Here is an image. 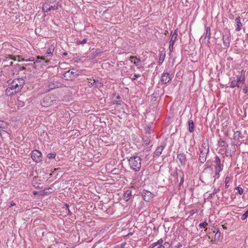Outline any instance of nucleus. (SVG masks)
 <instances>
[{"label":"nucleus","mask_w":248,"mask_h":248,"mask_svg":"<svg viewBox=\"0 0 248 248\" xmlns=\"http://www.w3.org/2000/svg\"><path fill=\"white\" fill-rule=\"evenodd\" d=\"M24 82V80L20 78L13 80L11 83L10 87L6 89V93L7 94L8 92L10 90H14V93L18 92L23 87Z\"/></svg>","instance_id":"1"},{"label":"nucleus","mask_w":248,"mask_h":248,"mask_svg":"<svg viewBox=\"0 0 248 248\" xmlns=\"http://www.w3.org/2000/svg\"><path fill=\"white\" fill-rule=\"evenodd\" d=\"M199 161L201 163H203L206 160L207 155L209 151L208 143L203 141L202 145L199 148Z\"/></svg>","instance_id":"2"},{"label":"nucleus","mask_w":248,"mask_h":248,"mask_svg":"<svg viewBox=\"0 0 248 248\" xmlns=\"http://www.w3.org/2000/svg\"><path fill=\"white\" fill-rule=\"evenodd\" d=\"M141 158L137 155H134L128 159L129 164L131 169L135 171H139L141 168Z\"/></svg>","instance_id":"3"},{"label":"nucleus","mask_w":248,"mask_h":248,"mask_svg":"<svg viewBox=\"0 0 248 248\" xmlns=\"http://www.w3.org/2000/svg\"><path fill=\"white\" fill-rule=\"evenodd\" d=\"M77 72L78 71L76 69L72 68L64 73L62 74V78L67 80H73L79 75Z\"/></svg>","instance_id":"4"},{"label":"nucleus","mask_w":248,"mask_h":248,"mask_svg":"<svg viewBox=\"0 0 248 248\" xmlns=\"http://www.w3.org/2000/svg\"><path fill=\"white\" fill-rule=\"evenodd\" d=\"M31 157L33 161L39 163L42 160V154L39 150H34L31 152Z\"/></svg>","instance_id":"5"},{"label":"nucleus","mask_w":248,"mask_h":248,"mask_svg":"<svg viewBox=\"0 0 248 248\" xmlns=\"http://www.w3.org/2000/svg\"><path fill=\"white\" fill-rule=\"evenodd\" d=\"M56 100L52 99L51 97L49 95H46L44 97L42 102H41V105L44 107H47L53 105Z\"/></svg>","instance_id":"6"},{"label":"nucleus","mask_w":248,"mask_h":248,"mask_svg":"<svg viewBox=\"0 0 248 248\" xmlns=\"http://www.w3.org/2000/svg\"><path fill=\"white\" fill-rule=\"evenodd\" d=\"M214 163L216 164L215 170L216 173L217 174L223 169V166L221 165V161L218 156H216L215 158Z\"/></svg>","instance_id":"7"},{"label":"nucleus","mask_w":248,"mask_h":248,"mask_svg":"<svg viewBox=\"0 0 248 248\" xmlns=\"http://www.w3.org/2000/svg\"><path fill=\"white\" fill-rule=\"evenodd\" d=\"M222 40L223 45L226 48H228L230 46L231 41V36L230 33L226 32L222 36Z\"/></svg>","instance_id":"8"},{"label":"nucleus","mask_w":248,"mask_h":248,"mask_svg":"<svg viewBox=\"0 0 248 248\" xmlns=\"http://www.w3.org/2000/svg\"><path fill=\"white\" fill-rule=\"evenodd\" d=\"M142 197L145 202H149L153 198V195L150 191L144 190L142 192Z\"/></svg>","instance_id":"9"},{"label":"nucleus","mask_w":248,"mask_h":248,"mask_svg":"<svg viewBox=\"0 0 248 248\" xmlns=\"http://www.w3.org/2000/svg\"><path fill=\"white\" fill-rule=\"evenodd\" d=\"M177 159L182 166H185L187 162L186 155L184 153H179L177 155Z\"/></svg>","instance_id":"10"},{"label":"nucleus","mask_w":248,"mask_h":248,"mask_svg":"<svg viewBox=\"0 0 248 248\" xmlns=\"http://www.w3.org/2000/svg\"><path fill=\"white\" fill-rule=\"evenodd\" d=\"M171 80L170 74L168 73H164L161 78V81L163 84H167Z\"/></svg>","instance_id":"11"},{"label":"nucleus","mask_w":248,"mask_h":248,"mask_svg":"<svg viewBox=\"0 0 248 248\" xmlns=\"http://www.w3.org/2000/svg\"><path fill=\"white\" fill-rule=\"evenodd\" d=\"M177 33L176 32V31H175V32L172 34L170 40V44H169V49L170 51H172L173 49V46L174 45V43L177 38Z\"/></svg>","instance_id":"12"},{"label":"nucleus","mask_w":248,"mask_h":248,"mask_svg":"<svg viewBox=\"0 0 248 248\" xmlns=\"http://www.w3.org/2000/svg\"><path fill=\"white\" fill-rule=\"evenodd\" d=\"M132 62H133L134 64L138 67L141 66V62L140 59L137 58L135 56H131L129 59Z\"/></svg>","instance_id":"13"},{"label":"nucleus","mask_w":248,"mask_h":248,"mask_svg":"<svg viewBox=\"0 0 248 248\" xmlns=\"http://www.w3.org/2000/svg\"><path fill=\"white\" fill-rule=\"evenodd\" d=\"M164 147L165 146H163L162 145L157 147L154 153V157H155L160 156L164 148Z\"/></svg>","instance_id":"14"},{"label":"nucleus","mask_w":248,"mask_h":248,"mask_svg":"<svg viewBox=\"0 0 248 248\" xmlns=\"http://www.w3.org/2000/svg\"><path fill=\"white\" fill-rule=\"evenodd\" d=\"M211 35V28L210 27H208L206 29V33L204 37V40L205 41L207 39V44H209L210 43V39Z\"/></svg>","instance_id":"15"},{"label":"nucleus","mask_w":248,"mask_h":248,"mask_svg":"<svg viewBox=\"0 0 248 248\" xmlns=\"http://www.w3.org/2000/svg\"><path fill=\"white\" fill-rule=\"evenodd\" d=\"M235 23H236V29L235 30L237 31H239L241 30V28L242 27V24L240 21V17H238L235 18Z\"/></svg>","instance_id":"16"},{"label":"nucleus","mask_w":248,"mask_h":248,"mask_svg":"<svg viewBox=\"0 0 248 248\" xmlns=\"http://www.w3.org/2000/svg\"><path fill=\"white\" fill-rule=\"evenodd\" d=\"M131 196V190H127L124 194L123 199L125 201H128Z\"/></svg>","instance_id":"17"},{"label":"nucleus","mask_w":248,"mask_h":248,"mask_svg":"<svg viewBox=\"0 0 248 248\" xmlns=\"http://www.w3.org/2000/svg\"><path fill=\"white\" fill-rule=\"evenodd\" d=\"M188 131L190 133H192L194 130V124L192 120H189L188 121Z\"/></svg>","instance_id":"18"},{"label":"nucleus","mask_w":248,"mask_h":248,"mask_svg":"<svg viewBox=\"0 0 248 248\" xmlns=\"http://www.w3.org/2000/svg\"><path fill=\"white\" fill-rule=\"evenodd\" d=\"M93 85H94V87H95L100 88L103 86V83L101 81H99L98 79H93Z\"/></svg>","instance_id":"19"},{"label":"nucleus","mask_w":248,"mask_h":248,"mask_svg":"<svg viewBox=\"0 0 248 248\" xmlns=\"http://www.w3.org/2000/svg\"><path fill=\"white\" fill-rule=\"evenodd\" d=\"M54 50V46L53 45H51L48 49L47 51L45 54V56L47 57L50 56L51 54H52V53Z\"/></svg>","instance_id":"20"},{"label":"nucleus","mask_w":248,"mask_h":248,"mask_svg":"<svg viewBox=\"0 0 248 248\" xmlns=\"http://www.w3.org/2000/svg\"><path fill=\"white\" fill-rule=\"evenodd\" d=\"M230 87L232 88H233L235 87L239 88V82L236 79H234L231 81V84L230 85Z\"/></svg>","instance_id":"21"},{"label":"nucleus","mask_w":248,"mask_h":248,"mask_svg":"<svg viewBox=\"0 0 248 248\" xmlns=\"http://www.w3.org/2000/svg\"><path fill=\"white\" fill-rule=\"evenodd\" d=\"M17 58H18L17 61H18V62H20V61L33 62L34 61V58L33 57L30 58L28 59H25L24 58H21V56H18Z\"/></svg>","instance_id":"22"},{"label":"nucleus","mask_w":248,"mask_h":248,"mask_svg":"<svg viewBox=\"0 0 248 248\" xmlns=\"http://www.w3.org/2000/svg\"><path fill=\"white\" fill-rule=\"evenodd\" d=\"M34 61H35L36 62H40L42 61H44L45 63L48 62V60H46L45 59V58H44L43 57H40V56H37L36 60H34Z\"/></svg>","instance_id":"23"},{"label":"nucleus","mask_w":248,"mask_h":248,"mask_svg":"<svg viewBox=\"0 0 248 248\" xmlns=\"http://www.w3.org/2000/svg\"><path fill=\"white\" fill-rule=\"evenodd\" d=\"M170 245L168 242H165L162 245H160L157 246L155 248H170Z\"/></svg>","instance_id":"24"},{"label":"nucleus","mask_w":248,"mask_h":248,"mask_svg":"<svg viewBox=\"0 0 248 248\" xmlns=\"http://www.w3.org/2000/svg\"><path fill=\"white\" fill-rule=\"evenodd\" d=\"M42 10L45 13L49 11V5L47 3H45L43 5Z\"/></svg>","instance_id":"25"},{"label":"nucleus","mask_w":248,"mask_h":248,"mask_svg":"<svg viewBox=\"0 0 248 248\" xmlns=\"http://www.w3.org/2000/svg\"><path fill=\"white\" fill-rule=\"evenodd\" d=\"M165 57V53H160V54L159 61H158L159 64H161L163 62Z\"/></svg>","instance_id":"26"},{"label":"nucleus","mask_w":248,"mask_h":248,"mask_svg":"<svg viewBox=\"0 0 248 248\" xmlns=\"http://www.w3.org/2000/svg\"><path fill=\"white\" fill-rule=\"evenodd\" d=\"M143 140L144 144L145 146H147V145L149 144V143L150 142V141H151V140H150V139L149 138H148L147 137H144L143 138Z\"/></svg>","instance_id":"27"},{"label":"nucleus","mask_w":248,"mask_h":248,"mask_svg":"<svg viewBox=\"0 0 248 248\" xmlns=\"http://www.w3.org/2000/svg\"><path fill=\"white\" fill-rule=\"evenodd\" d=\"M163 243V240L160 239L158 240L157 242L155 243H154L152 244V248H155L157 246L160 245H162L161 244Z\"/></svg>","instance_id":"28"},{"label":"nucleus","mask_w":248,"mask_h":248,"mask_svg":"<svg viewBox=\"0 0 248 248\" xmlns=\"http://www.w3.org/2000/svg\"><path fill=\"white\" fill-rule=\"evenodd\" d=\"M236 80L238 81V82H243V84H244V81H245V77H241V76H237L236 77Z\"/></svg>","instance_id":"29"},{"label":"nucleus","mask_w":248,"mask_h":248,"mask_svg":"<svg viewBox=\"0 0 248 248\" xmlns=\"http://www.w3.org/2000/svg\"><path fill=\"white\" fill-rule=\"evenodd\" d=\"M241 133L239 131H237L234 133V139L238 140L240 137Z\"/></svg>","instance_id":"30"},{"label":"nucleus","mask_w":248,"mask_h":248,"mask_svg":"<svg viewBox=\"0 0 248 248\" xmlns=\"http://www.w3.org/2000/svg\"><path fill=\"white\" fill-rule=\"evenodd\" d=\"M56 154L55 153H49L47 155V157L50 159L54 158L56 156Z\"/></svg>","instance_id":"31"},{"label":"nucleus","mask_w":248,"mask_h":248,"mask_svg":"<svg viewBox=\"0 0 248 248\" xmlns=\"http://www.w3.org/2000/svg\"><path fill=\"white\" fill-rule=\"evenodd\" d=\"M248 217V210H247L242 215L241 217V219L242 220H245L247 217Z\"/></svg>","instance_id":"32"},{"label":"nucleus","mask_w":248,"mask_h":248,"mask_svg":"<svg viewBox=\"0 0 248 248\" xmlns=\"http://www.w3.org/2000/svg\"><path fill=\"white\" fill-rule=\"evenodd\" d=\"M87 43V39L84 38L83 40L80 41L78 40L77 41L76 43L78 45H83Z\"/></svg>","instance_id":"33"},{"label":"nucleus","mask_w":248,"mask_h":248,"mask_svg":"<svg viewBox=\"0 0 248 248\" xmlns=\"http://www.w3.org/2000/svg\"><path fill=\"white\" fill-rule=\"evenodd\" d=\"M6 126V124L2 121H0V129H5Z\"/></svg>","instance_id":"34"},{"label":"nucleus","mask_w":248,"mask_h":248,"mask_svg":"<svg viewBox=\"0 0 248 248\" xmlns=\"http://www.w3.org/2000/svg\"><path fill=\"white\" fill-rule=\"evenodd\" d=\"M220 234V232L219 231V230H218V229H217V232L215 234V238L217 239H219Z\"/></svg>","instance_id":"35"},{"label":"nucleus","mask_w":248,"mask_h":248,"mask_svg":"<svg viewBox=\"0 0 248 248\" xmlns=\"http://www.w3.org/2000/svg\"><path fill=\"white\" fill-rule=\"evenodd\" d=\"M237 190L238 193L239 195H242L243 193V189L240 187H236L235 188Z\"/></svg>","instance_id":"36"},{"label":"nucleus","mask_w":248,"mask_h":248,"mask_svg":"<svg viewBox=\"0 0 248 248\" xmlns=\"http://www.w3.org/2000/svg\"><path fill=\"white\" fill-rule=\"evenodd\" d=\"M218 144L220 147H225L226 144L224 140H220L218 141Z\"/></svg>","instance_id":"37"},{"label":"nucleus","mask_w":248,"mask_h":248,"mask_svg":"<svg viewBox=\"0 0 248 248\" xmlns=\"http://www.w3.org/2000/svg\"><path fill=\"white\" fill-rule=\"evenodd\" d=\"M243 92L247 94L248 93V87L246 86L245 84L242 88Z\"/></svg>","instance_id":"38"},{"label":"nucleus","mask_w":248,"mask_h":248,"mask_svg":"<svg viewBox=\"0 0 248 248\" xmlns=\"http://www.w3.org/2000/svg\"><path fill=\"white\" fill-rule=\"evenodd\" d=\"M208 225L206 221H204L203 223H201L199 224V226L201 228H204Z\"/></svg>","instance_id":"39"},{"label":"nucleus","mask_w":248,"mask_h":248,"mask_svg":"<svg viewBox=\"0 0 248 248\" xmlns=\"http://www.w3.org/2000/svg\"><path fill=\"white\" fill-rule=\"evenodd\" d=\"M217 193V191L216 190H214L213 192L211 194H210L207 197L208 200H210L213 197V196L215 194Z\"/></svg>","instance_id":"40"},{"label":"nucleus","mask_w":248,"mask_h":248,"mask_svg":"<svg viewBox=\"0 0 248 248\" xmlns=\"http://www.w3.org/2000/svg\"><path fill=\"white\" fill-rule=\"evenodd\" d=\"M58 9V7L57 5H54V6H50L49 5V9L50 10H56Z\"/></svg>","instance_id":"41"},{"label":"nucleus","mask_w":248,"mask_h":248,"mask_svg":"<svg viewBox=\"0 0 248 248\" xmlns=\"http://www.w3.org/2000/svg\"><path fill=\"white\" fill-rule=\"evenodd\" d=\"M65 206H66V209L67 210L68 214L69 215H72V212L70 211V209L68 208V207H69L68 204H66Z\"/></svg>","instance_id":"42"},{"label":"nucleus","mask_w":248,"mask_h":248,"mask_svg":"<svg viewBox=\"0 0 248 248\" xmlns=\"http://www.w3.org/2000/svg\"><path fill=\"white\" fill-rule=\"evenodd\" d=\"M140 77V75H139V74H135L134 75V77H133V78H131V79H132V80H135L137 78H139V77Z\"/></svg>","instance_id":"43"},{"label":"nucleus","mask_w":248,"mask_h":248,"mask_svg":"<svg viewBox=\"0 0 248 248\" xmlns=\"http://www.w3.org/2000/svg\"><path fill=\"white\" fill-rule=\"evenodd\" d=\"M48 86L50 88V89H54L56 87V86L55 85L54 83H53V84L49 83Z\"/></svg>","instance_id":"44"},{"label":"nucleus","mask_w":248,"mask_h":248,"mask_svg":"<svg viewBox=\"0 0 248 248\" xmlns=\"http://www.w3.org/2000/svg\"><path fill=\"white\" fill-rule=\"evenodd\" d=\"M9 204L8 205L9 207H12V206H14V205H16V203H15L14 202H13V201L10 202L9 203Z\"/></svg>","instance_id":"45"},{"label":"nucleus","mask_w":248,"mask_h":248,"mask_svg":"<svg viewBox=\"0 0 248 248\" xmlns=\"http://www.w3.org/2000/svg\"><path fill=\"white\" fill-rule=\"evenodd\" d=\"M230 180V178L229 177H226L225 180V184H227Z\"/></svg>","instance_id":"46"},{"label":"nucleus","mask_w":248,"mask_h":248,"mask_svg":"<svg viewBox=\"0 0 248 248\" xmlns=\"http://www.w3.org/2000/svg\"><path fill=\"white\" fill-rule=\"evenodd\" d=\"M151 130V126H148L147 128L146 129V133H150Z\"/></svg>","instance_id":"47"},{"label":"nucleus","mask_w":248,"mask_h":248,"mask_svg":"<svg viewBox=\"0 0 248 248\" xmlns=\"http://www.w3.org/2000/svg\"><path fill=\"white\" fill-rule=\"evenodd\" d=\"M116 104L121 105L122 102L121 101H115Z\"/></svg>","instance_id":"48"},{"label":"nucleus","mask_w":248,"mask_h":248,"mask_svg":"<svg viewBox=\"0 0 248 248\" xmlns=\"http://www.w3.org/2000/svg\"><path fill=\"white\" fill-rule=\"evenodd\" d=\"M99 53H100V52L95 51V56H98Z\"/></svg>","instance_id":"49"},{"label":"nucleus","mask_w":248,"mask_h":248,"mask_svg":"<svg viewBox=\"0 0 248 248\" xmlns=\"http://www.w3.org/2000/svg\"><path fill=\"white\" fill-rule=\"evenodd\" d=\"M64 56H66L67 55V53L66 52H64L63 54H62Z\"/></svg>","instance_id":"50"},{"label":"nucleus","mask_w":248,"mask_h":248,"mask_svg":"<svg viewBox=\"0 0 248 248\" xmlns=\"http://www.w3.org/2000/svg\"><path fill=\"white\" fill-rule=\"evenodd\" d=\"M228 187H229V186H228V185H227H227H226V184H225V188H228Z\"/></svg>","instance_id":"51"},{"label":"nucleus","mask_w":248,"mask_h":248,"mask_svg":"<svg viewBox=\"0 0 248 248\" xmlns=\"http://www.w3.org/2000/svg\"><path fill=\"white\" fill-rule=\"evenodd\" d=\"M90 83H91V84L93 86H94L93 85V82H90Z\"/></svg>","instance_id":"52"},{"label":"nucleus","mask_w":248,"mask_h":248,"mask_svg":"<svg viewBox=\"0 0 248 248\" xmlns=\"http://www.w3.org/2000/svg\"><path fill=\"white\" fill-rule=\"evenodd\" d=\"M1 136V131L0 130V137Z\"/></svg>","instance_id":"53"},{"label":"nucleus","mask_w":248,"mask_h":248,"mask_svg":"<svg viewBox=\"0 0 248 248\" xmlns=\"http://www.w3.org/2000/svg\"><path fill=\"white\" fill-rule=\"evenodd\" d=\"M10 64V65H12L13 64V62H11Z\"/></svg>","instance_id":"54"},{"label":"nucleus","mask_w":248,"mask_h":248,"mask_svg":"<svg viewBox=\"0 0 248 248\" xmlns=\"http://www.w3.org/2000/svg\"><path fill=\"white\" fill-rule=\"evenodd\" d=\"M21 69L24 70V69H25V68L23 67Z\"/></svg>","instance_id":"55"},{"label":"nucleus","mask_w":248,"mask_h":248,"mask_svg":"<svg viewBox=\"0 0 248 248\" xmlns=\"http://www.w3.org/2000/svg\"><path fill=\"white\" fill-rule=\"evenodd\" d=\"M183 181H182V180H181V182H180V184H182V183H183Z\"/></svg>","instance_id":"56"},{"label":"nucleus","mask_w":248,"mask_h":248,"mask_svg":"<svg viewBox=\"0 0 248 248\" xmlns=\"http://www.w3.org/2000/svg\"><path fill=\"white\" fill-rule=\"evenodd\" d=\"M226 156H229V155L226 153Z\"/></svg>","instance_id":"57"},{"label":"nucleus","mask_w":248,"mask_h":248,"mask_svg":"<svg viewBox=\"0 0 248 248\" xmlns=\"http://www.w3.org/2000/svg\"><path fill=\"white\" fill-rule=\"evenodd\" d=\"M175 1H176V0H174Z\"/></svg>","instance_id":"58"}]
</instances>
